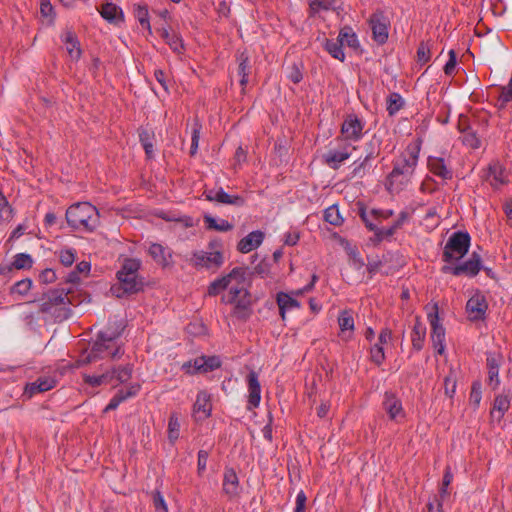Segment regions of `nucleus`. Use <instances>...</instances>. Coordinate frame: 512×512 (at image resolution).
<instances>
[{
    "label": "nucleus",
    "instance_id": "338daca9",
    "mask_svg": "<svg viewBox=\"0 0 512 512\" xmlns=\"http://www.w3.org/2000/svg\"><path fill=\"white\" fill-rule=\"evenodd\" d=\"M456 66V53L454 50L449 51V60L444 66V72L446 75H451Z\"/></svg>",
    "mask_w": 512,
    "mask_h": 512
},
{
    "label": "nucleus",
    "instance_id": "412c9836",
    "mask_svg": "<svg viewBox=\"0 0 512 512\" xmlns=\"http://www.w3.org/2000/svg\"><path fill=\"white\" fill-rule=\"evenodd\" d=\"M263 240L264 233L262 231H253L239 241L237 249L241 253H248L253 249L259 247L262 244Z\"/></svg>",
    "mask_w": 512,
    "mask_h": 512
},
{
    "label": "nucleus",
    "instance_id": "a878e982",
    "mask_svg": "<svg viewBox=\"0 0 512 512\" xmlns=\"http://www.w3.org/2000/svg\"><path fill=\"white\" fill-rule=\"evenodd\" d=\"M429 170L436 176L442 179H451L452 171L447 168L445 161L440 157H429L428 158Z\"/></svg>",
    "mask_w": 512,
    "mask_h": 512
},
{
    "label": "nucleus",
    "instance_id": "aec40b11",
    "mask_svg": "<svg viewBox=\"0 0 512 512\" xmlns=\"http://www.w3.org/2000/svg\"><path fill=\"white\" fill-rule=\"evenodd\" d=\"M140 387L139 383H132L128 387L118 390L103 412L108 413L109 411L117 408V406L124 400L135 396L139 392Z\"/></svg>",
    "mask_w": 512,
    "mask_h": 512
},
{
    "label": "nucleus",
    "instance_id": "680f3d73",
    "mask_svg": "<svg viewBox=\"0 0 512 512\" xmlns=\"http://www.w3.org/2000/svg\"><path fill=\"white\" fill-rule=\"evenodd\" d=\"M375 155L373 152H369L365 158L363 159V161H361V163L359 165H357L354 169H353V175L354 176H359V177H363V175L365 174V169H366V166H367V163L370 159L374 158Z\"/></svg>",
    "mask_w": 512,
    "mask_h": 512
},
{
    "label": "nucleus",
    "instance_id": "4468645a",
    "mask_svg": "<svg viewBox=\"0 0 512 512\" xmlns=\"http://www.w3.org/2000/svg\"><path fill=\"white\" fill-rule=\"evenodd\" d=\"M488 309V304L484 295L474 294L466 303V312L471 321L482 320Z\"/></svg>",
    "mask_w": 512,
    "mask_h": 512
},
{
    "label": "nucleus",
    "instance_id": "49530a36",
    "mask_svg": "<svg viewBox=\"0 0 512 512\" xmlns=\"http://www.w3.org/2000/svg\"><path fill=\"white\" fill-rule=\"evenodd\" d=\"M456 375L450 370L449 374L444 379V389L445 394L449 397H452L456 391Z\"/></svg>",
    "mask_w": 512,
    "mask_h": 512
},
{
    "label": "nucleus",
    "instance_id": "58836bf2",
    "mask_svg": "<svg viewBox=\"0 0 512 512\" xmlns=\"http://www.w3.org/2000/svg\"><path fill=\"white\" fill-rule=\"evenodd\" d=\"M33 265V259L29 254L19 253L15 255L14 261L12 262L13 269H30Z\"/></svg>",
    "mask_w": 512,
    "mask_h": 512
},
{
    "label": "nucleus",
    "instance_id": "8fccbe9b",
    "mask_svg": "<svg viewBox=\"0 0 512 512\" xmlns=\"http://www.w3.org/2000/svg\"><path fill=\"white\" fill-rule=\"evenodd\" d=\"M13 216V209L9 205L6 197L0 194V219L8 221Z\"/></svg>",
    "mask_w": 512,
    "mask_h": 512
},
{
    "label": "nucleus",
    "instance_id": "052dcab7",
    "mask_svg": "<svg viewBox=\"0 0 512 512\" xmlns=\"http://www.w3.org/2000/svg\"><path fill=\"white\" fill-rule=\"evenodd\" d=\"M209 457V453L206 450H199L198 452V461H197V472L199 475H202L207 466V460Z\"/></svg>",
    "mask_w": 512,
    "mask_h": 512
},
{
    "label": "nucleus",
    "instance_id": "864d4df0",
    "mask_svg": "<svg viewBox=\"0 0 512 512\" xmlns=\"http://www.w3.org/2000/svg\"><path fill=\"white\" fill-rule=\"evenodd\" d=\"M200 129H201V125L196 120L193 125V130H192V139H191V147H190V155L191 156H194L197 153L199 139H200Z\"/></svg>",
    "mask_w": 512,
    "mask_h": 512
},
{
    "label": "nucleus",
    "instance_id": "39448f33",
    "mask_svg": "<svg viewBox=\"0 0 512 512\" xmlns=\"http://www.w3.org/2000/svg\"><path fill=\"white\" fill-rule=\"evenodd\" d=\"M246 275L243 276V282L239 281L237 285H232L228 296H223L224 303L233 304V315L240 320H247L253 312V298L247 289Z\"/></svg>",
    "mask_w": 512,
    "mask_h": 512
},
{
    "label": "nucleus",
    "instance_id": "7c9ffc66",
    "mask_svg": "<svg viewBox=\"0 0 512 512\" xmlns=\"http://www.w3.org/2000/svg\"><path fill=\"white\" fill-rule=\"evenodd\" d=\"M277 303L279 306L282 319H285V311L287 309L299 307V303L296 299L292 298L290 295L283 292H280L277 295Z\"/></svg>",
    "mask_w": 512,
    "mask_h": 512
},
{
    "label": "nucleus",
    "instance_id": "1a4fd4ad",
    "mask_svg": "<svg viewBox=\"0 0 512 512\" xmlns=\"http://www.w3.org/2000/svg\"><path fill=\"white\" fill-rule=\"evenodd\" d=\"M246 275V271L242 267H235L229 274L222 278L216 279L208 287V294L210 296H216L220 291L227 289L232 285H237L239 281L243 282V276Z\"/></svg>",
    "mask_w": 512,
    "mask_h": 512
},
{
    "label": "nucleus",
    "instance_id": "6e6d98bb",
    "mask_svg": "<svg viewBox=\"0 0 512 512\" xmlns=\"http://www.w3.org/2000/svg\"><path fill=\"white\" fill-rule=\"evenodd\" d=\"M462 141L466 146L472 149H477L480 146V140L477 137L476 133L472 130L463 132Z\"/></svg>",
    "mask_w": 512,
    "mask_h": 512
},
{
    "label": "nucleus",
    "instance_id": "72a5a7b5",
    "mask_svg": "<svg viewBox=\"0 0 512 512\" xmlns=\"http://www.w3.org/2000/svg\"><path fill=\"white\" fill-rule=\"evenodd\" d=\"M337 39L342 45H347L352 48H356L358 46L357 36L350 27L346 26L342 28Z\"/></svg>",
    "mask_w": 512,
    "mask_h": 512
},
{
    "label": "nucleus",
    "instance_id": "5701e85b",
    "mask_svg": "<svg viewBox=\"0 0 512 512\" xmlns=\"http://www.w3.org/2000/svg\"><path fill=\"white\" fill-rule=\"evenodd\" d=\"M248 389H249V405L252 407H257L260 402V393H261V387L260 383L258 381V376L256 372L251 371L248 374Z\"/></svg>",
    "mask_w": 512,
    "mask_h": 512
},
{
    "label": "nucleus",
    "instance_id": "9b49d317",
    "mask_svg": "<svg viewBox=\"0 0 512 512\" xmlns=\"http://www.w3.org/2000/svg\"><path fill=\"white\" fill-rule=\"evenodd\" d=\"M221 366V361L217 356H201L197 357L193 363L188 362L183 365L187 373L194 374L197 372L207 373L213 371Z\"/></svg>",
    "mask_w": 512,
    "mask_h": 512
},
{
    "label": "nucleus",
    "instance_id": "774afa93",
    "mask_svg": "<svg viewBox=\"0 0 512 512\" xmlns=\"http://www.w3.org/2000/svg\"><path fill=\"white\" fill-rule=\"evenodd\" d=\"M427 509L428 512H444L442 499H439L438 496H434L433 501L428 502Z\"/></svg>",
    "mask_w": 512,
    "mask_h": 512
},
{
    "label": "nucleus",
    "instance_id": "79ce46f5",
    "mask_svg": "<svg viewBox=\"0 0 512 512\" xmlns=\"http://www.w3.org/2000/svg\"><path fill=\"white\" fill-rule=\"evenodd\" d=\"M100 14L108 21L116 20L118 14L122 16L121 10L113 3L104 4L100 10Z\"/></svg>",
    "mask_w": 512,
    "mask_h": 512
},
{
    "label": "nucleus",
    "instance_id": "2f4dec72",
    "mask_svg": "<svg viewBox=\"0 0 512 512\" xmlns=\"http://www.w3.org/2000/svg\"><path fill=\"white\" fill-rule=\"evenodd\" d=\"M204 222L206 224L207 229L216 230L220 232L230 231L233 228V225L230 224L227 220H220L218 223L214 217L209 214L204 215Z\"/></svg>",
    "mask_w": 512,
    "mask_h": 512
},
{
    "label": "nucleus",
    "instance_id": "b1692460",
    "mask_svg": "<svg viewBox=\"0 0 512 512\" xmlns=\"http://www.w3.org/2000/svg\"><path fill=\"white\" fill-rule=\"evenodd\" d=\"M488 170L487 180L494 188H498L508 182L505 169L499 163L490 164Z\"/></svg>",
    "mask_w": 512,
    "mask_h": 512
},
{
    "label": "nucleus",
    "instance_id": "a211bd4d",
    "mask_svg": "<svg viewBox=\"0 0 512 512\" xmlns=\"http://www.w3.org/2000/svg\"><path fill=\"white\" fill-rule=\"evenodd\" d=\"M222 489L229 499L239 497L241 487L238 476L233 468H226L223 475Z\"/></svg>",
    "mask_w": 512,
    "mask_h": 512
},
{
    "label": "nucleus",
    "instance_id": "2eb2a0df",
    "mask_svg": "<svg viewBox=\"0 0 512 512\" xmlns=\"http://www.w3.org/2000/svg\"><path fill=\"white\" fill-rule=\"evenodd\" d=\"M369 23L373 39L379 44H384L388 39V21L384 14L382 12L374 13Z\"/></svg>",
    "mask_w": 512,
    "mask_h": 512
},
{
    "label": "nucleus",
    "instance_id": "4be33fe9",
    "mask_svg": "<svg viewBox=\"0 0 512 512\" xmlns=\"http://www.w3.org/2000/svg\"><path fill=\"white\" fill-rule=\"evenodd\" d=\"M62 41L65 44L70 58L78 60L82 54V50L76 34L71 30H66L62 36Z\"/></svg>",
    "mask_w": 512,
    "mask_h": 512
},
{
    "label": "nucleus",
    "instance_id": "f3484780",
    "mask_svg": "<svg viewBox=\"0 0 512 512\" xmlns=\"http://www.w3.org/2000/svg\"><path fill=\"white\" fill-rule=\"evenodd\" d=\"M203 195L205 196V199L207 201H215L221 204H229L234 206H242L244 205L245 201L244 198L239 195H229L227 194L222 188L219 190H205L203 192Z\"/></svg>",
    "mask_w": 512,
    "mask_h": 512
},
{
    "label": "nucleus",
    "instance_id": "09e8293b",
    "mask_svg": "<svg viewBox=\"0 0 512 512\" xmlns=\"http://www.w3.org/2000/svg\"><path fill=\"white\" fill-rule=\"evenodd\" d=\"M32 287V280L29 278L18 281L11 288L12 293H17L19 295H26Z\"/></svg>",
    "mask_w": 512,
    "mask_h": 512
},
{
    "label": "nucleus",
    "instance_id": "bb28decb",
    "mask_svg": "<svg viewBox=\"0 0 512 512\" xmlns=\"http://www.w3.org/2000/svg\"><path fill=\"white\" fill-rule=\"evenodd\" d=\"M159 33L175 53L181 54L184 51L183 40L177 33H170L166 28L159 29Z\"/></svg>",
    "mask_w": 512,
    "mask_h": 512
},
{
    "label": "nucleus",
    "instance_id": "6ab92c4d",
    "mask_svg": "<svg viewBox=\"0 0 512 512\" xmlns=\"http://www.w3.org/2000/svg\"><path fill=\"white\" fill-rule=\"evenodd\" d=\"M195 266L212 268L219 267L223 262V256L219 251L214 252H197L193 255Z\"/></svg>",
    "mask_w": 512,
    "mask_h": 512
},
{
    "label": "nucleus",
    "instance_id": "c756f323",
    "mask_svg": "<svg viewBox=\"0 0 512 512\" xmlns=\"http://www.w3.org/2000/svg\"><path fill=\"white\" fill-rule=\"evenodd\" d=\"M238 61V75L240 78V84L244 87L248 83V76L251 72V67L249 65V57L245 52H242L237 57Z\"/></svg>",
    "mask_w": 512,
    "mask_h": 512
},
{
    "label": "nucleus",
    "instance_id": "bf43d9fd",
    "mask_svg": "<svg viewBox=\"0 0 512 512\" xmlns=\"http://www.w3.org/2000/svg\"><path fill=\"white\" fill-rule=\"evenodd\" d=\"M481 401V383L476 381L472 384L470 392V402L475 406L479 405Z\"/></svg>",
    "mask_w": 512,
    "mask_h": 512
},
{
    "label": "nucleus",
    "instance_id": "4d7b16f0",
    "mask_svg": "<svg viewBox=\"0 0 512 512\" xmlns=\"http://www.w3.org/2000/svg\"><path fill=\"white\" fill-rule=\"evenodd\" d=\"M135 15L143 27H146L151 33V26L148 20V9L145 6H138L135 10Z\"/></svg>",
    "mask_w": 512,
    "mask_h": 512
},
{
    "label": "nucleus",
    "instance_id": "c03bdc74",
    "mask_svg": "<svg viewBox=\"0 0 512 512\" xmlns=\"http://www.w3.org/2000/svg\"><path fill=\"white\" fill-rule=\"evenodd\" d=\"M180 435V424L178 418H170L168 423V439L173 445Z\"/></svg>",
    "mask_w": 512,
    "mask_h": 512
},
{
    "label": "nucleus",
    "instance_id": "c9c22d12",
    "mask_svg": "<svg viewBox=\"0 0 512 512\" xmlns=\"http://www.w3.org/2000/svg\"><path fill=\"white\" fill-rule=\"evenodd\" d=\"M383 405L389 416H396L402 410L400 401L388 393L385 394Z\"/></svg>",
    "mask_w": 512,
    "mask_h": 512
},
{
    "label": "nucleus",
    "instance_id": "e2e57ef3",
    "mask_svg": "<svg viewBox=\"0 0 512 512\" xmlns=\"http://www.w3.org/2000/svg\"><path fill=\"white\" fill-rule=\"evenodd\" d=\"M60 262L68 267L71 266L75 260V255L72 250H64L60 252Z\"/></svg>",
    "mask_w": 512,
    "mask_h": 512
},
{
    "label": "nucleus",
    "instance_id": "6e6552de",
    "mask_svg": "<svg viewBox=\"0 0 512 512\" xmlns=\"http://www.w3.org/2000/svg\"><path fill=\"white\" fill-rule=\"evenodd\" d=\"M354 150H356V147L350 142L337 139V146L330 148L323 154V161L330 168L336 170L345 160L352 156Z\"/></svg>",
    "mask_w": 512,
    "mask_h": 512
},
{
    "label": "nucleus",
    "instance_id": "4c0bfd02",
    "mask_svg": "<svg viewBox=\"0 0 512 512\" xmlns=\"http://www.w3.org/2000/svg\"><path fill=\"white\" fill-rule=\"evenodd\" d=\"M403 105L404 101L398 93H391L387 98V111L391 116L396 114Z\"/></svg>",
    "mask_w": 512,
    "mask_h": 512
},
{
    "label": "nucleus",
    "instance_id": "cd10ccee",
    "mask_svg": "<svg viewBox=\"0 0 512 512\" xmlns=\"http://www.w3.org/2000/svg\"><path fill=\"white\" fill-rule=\"evenodd\" d=\"M425 335L426 327L420 321L419 317H416L411 335L412 346L415 350L419 351L422 349Z\"/></svg>",
    "mask_w": 512,
    "mask_h": 512
},
{
    "label": "nucleus",
    "instance_id": "69168bd1",
    "mask_svg": "<svg viewBox=\"0 0 512 512\" xmlns=\"http://www.w3.org/2000/svg\"><path fill=\"white\" fill-rule=\"evenodd\" d=\"M288 78L295 84L299 83L302 80L303 75H302V72L297 64H293L290 67V72L288 74Z\"/></svg>",
    "mask_w": 512,
    "mask_h": 512
},
{
    "label": "nucleus",
    "instance_id": "c85d7f7f",
    "mask_svg": "<svg viewBox=\"0 0 512 512\" xmlns=\"http://www.w3.org/2000/svg\"><path fill=\"white\" fill-rule=\"evenodd\" d=\"M54 381L48 378H39L35 382L29 383L25 388V393L33 396L36 393L46 392L53 388Z\"/></svg>",
    "mask_w": 512,
    "mask_h": 512
},
{
    "label": "nucleus",
    "instance_id": "0eeeda50",
    "mask_svg": "<svg viewBox=\"0 0 512 512\" xmlns=\"http://www.w3.org/2000/svg\"><path fill=\"white\" fill-rule=\"evenodd\" d=\"M470 246V236L466 232H455L453 233L443 251V261L451 262L459 260L468 252Z\"/></svg>",
    "mask_w": 512,
    "mask_h": 512
},
{
    "label": "nucleus",
    "instance_id": "ea45409f",
    "mask_svg": "<svg viewBox=\"0 0 512 512\" xmlns=\"http://www.w3.org/2000/svg\"><path fill=\"white\" fill-rule=\"evenodd\" d=\"M338 324L341 332H345L347 330L353 331L354 329V319L351 311L344 310L340 313L338 317Z\"/></svg>",
    "mask_w": 512,
    "mask_h": 512
},
{
    "label": "nucleus",
    "instance_id": "de8ad7c7",
    "mask_svg": "<svg viewBox=\"0 0 512 512\" xmlns=\"http://www.w3.org/2000/svg\"><path fill=\"white\" fill-rule=\"evenodd\" d=\"M152 502L155 512H169L166 501L160 491H155L152 495Z\"/></svg>",
    "mask_w": 512,
    "mask_h": 512
},
{
    "label": "nucleus",
    "instance_id": "37998d69",
    "mask_svg": "<svg viewBox=\"0 0 512 512\" xmlns=\"http://www.w3.org/2000/svg\"><path fill=\"white\" fill-rule=\"evenodd\" d=\"M324 218L328 223L335 226H338L343 222V218L339 213V209L335 205H332L325 210Z\"/></svg>",
    "mask_w": 512,
    "mask_h": 512
},
{
    "label": "nucleus",
    "instance_id": "e433bc0d",
    "mask_svg": "<svg viewBox=\"0 0 512 512\" xmlns=\"http://www.w3.org/2000/svg\"><path fill=\"white\" fill-rule=\"evenodd\" d=\"M139 268V260L127 258L124 260L121 269L117 272V275H138L137 273Z\"/></svg>",
    "mask_w": 512,
    "mask_h": 512
},
{
    "label": "nucleus",
    "instance_id": "7ed1b4c3",
    "mask_svg": "<svg viewBox=\"0 0 512 512\" xmlns=\"http://www.w3.org/2000/svg\"><path fill=\"white\" fill-rule=\"evenodd\" d=\"M66 220L73 229L94 231L99 225V212L95 206L88 202H79L71 205L66 211Z\"/></svg>",
    "mask_w": 512,
    "mask_h": 512
},
{
    "label": "nucleus",
    "instance_id": "20e7f679",
    "mask_svg": "<svg viewBox=\"0 0 512 512\" xmlns=\"http://www.w3.org/2000/svg\"><path fill=\"white\" fill-rule=\"evenodd\" d=\"M73 293L71 287H59L49 290L44 294L43 302L40 306L42 313H49L55 316L56 319H66L70 314L68 305H73L70 294Z\"/></svg>",
    "mask_w": 512,
    "mask_h": 512
},
{
    "label": "nucleus",
    "instance_id": "393cba45",
    "mask_svg": "<svg viewBox=\"0 0 512 512\" xmlns=\"http://www.w3.org/2000/svg\"><path fill=\"white\" fill-rule=\"evenodd\" d=\"M193 412L210 416L212 412L211 396L206 391H200L197 394L196 401L193 405Z\"/></svg>",
    "mask_w": 512,
    "mask_h": 512
},
{
    "label": "nucleus",
    "instance_id": "3c124183",
    "mask_svg": "<svg viewBox=\"0 0 512 512\" xmlns=\"http://www.w3.org/2000/svg\"><path fill=\"white\" fill-rule=\"evenodd\" d=\"M400 228V222H395L392 226L388 228H381L375 230V236L378 241H381L385 238L391 237L395 234V232Z\"/></svg>",
    "mask_w": 512,
    "mask_h": 512
},
{
    "label": "nucleus",
    "instance_id": "603ef678",
    "mask_svg": "<svg viewBox=\"0 0 512 512\" xmlns=\"http://www.w3.org/2000/svg\"><path fill=\"white\" fill-rule=\"evenodd\" d=\"M452 480H453V474L451 473L450 468L447 467L445 470V473L443 475L442 486L440 488L439 496H438V498L442 499V501L444 500L445 496L448 495L447 489H448V486L451 484Z\"/></svg>",
    "mask_w": 512,
    "mask_h": 512
},
{
    "label": "nucleus",
    "instance_id": "f03ea898",
    "mask_svg": "<svg viewBox=\"0 0 512 512\" xmlns=\"http://www.w3.org/2000/svg\"><path fill=\"white\" fill-rule=\"evenodd\" d=\"M121 330L122 329H119V327L115 330L108 327L106 330L100 331L97 339L90 349V352L85 357H82L77 361V366L91 363L97 359L109 358L111 360H115L120 358L124 354V351L120 346L112 349V343L120 336Z\"/></svg>",
    "mask_w": 512,
    "mask_h": 512
},
{
    "label": "nucleus",
    "instance_id": "9d476101",
    "mask_svg": "<svg viewBox=\"0 0 512 512\" xmlns=\"http://www.w3.org/2000/svg\"><path fill=\"white\" fill-rule=\"evenodd\" d=\"M428 320L432 329L431 338L433 345L437 349L438 354H443L445 329L439 322L438 305L436 303L433 305L432 311L428 313Z\"/></svg>",
    "mask_w": 512,
    "mask_h": 512
},
{
    "label": "nucleus",
    "instance_id": "13d9d810",
    "mask_svg": "<svg viewBox=\"0 0 512 512\" xmlns=\"http://www.w3.org/2000/svg\"><path fill=\"white\" fill-rule=\"evenodd\" d=\"M371 361L374 362L376 365L382 364V362L385 359L383 347L380 344H375L371 350Z\"/></svg>",
    "mask_w": 512,
    "mask_h": 512
},
{
    "label": "nucleus",
    "instance_id": "ddd939ff",
    "mask_svg": "<svg viewBox=\"0 0 512 512\" xmlns=\"http://www.w3.org/2000/svg\"><path fill=\"white\" fill-rule=\"evenodd\" d=\"M481 269V258L477 253H473L471 258L464 262L463 264L457 265L455 267L444 266L442 268L443 272H450L455 276H459L462 274L468 276H475Z\"/></svg>",
    "mask_w": 512,
    "mask_h": 512
},
{
    "label": "nucleus",
    "instance_id": "423d86ee",
    "mask_svg": "<svg viewBox=\"0 0 512 512\" xmlns=\"http://www.w3.org/2000/svg\"><path fill=\"white\" fill-rule=\"evenodd\" d=\"M132 371L133 366L131 364L119 367L107 365L105 370L99 375H85L84 381L92 387L103 384L117 386L126 383L131 378Z\"/></svg>",
    "mask_w": 512,
    "mask_h": 512
},
{
    "label": "nucleus",
    "instance_id": "0e129e2a",
    "mask_svg": "<svg viewBox=\"0 0 512 512\" xmlns=\"http://www.w3.org/2000/svg\"><path fill=\"white\" fill-rule=\"evenodd\" d=\"M307 497L303 490H301L296 496V507L294 512H305Z\"/></svg>",
    "mask_w": 512,
    "mask_h": 512
},
{
    "label": "nucleus",
    "instance_id": "f704fd0d",
    "mask_svg": "<svg viewBox=\"0 0 512 512\" xmlns=\"http://www.w3.org/2000/svg\"><path fill=\"white\" fill-rule=\"evenodd\" d=\"M152 137H153V132L149 129L142 128L139 131L140 142H141L148 158H152V156H153Z\"/></svg>",
    "mask_w": 512,
    "mask_h": 512
},
{
    "label": "nucleus",
    "instance_id": "f257e3e1",
    "mask_svg": "<svg viewBox=\"0 0 512 512\" xmlns=\"http://www.w3.org/2000/svg\"><path fill=\"white\" fill-rule=\"evenodd\" d=\"M419 151V145H408L400 158L395 161L387 177L386 185L389 191L399 192L410 181L418 162Z\"/></svg>",
    "mask_w": 512,
    "mask_h": 512
},
{
    "label": "nucleus",
    "instance_id": "dca6fc26",
    "mask_svg": "<svg viewBox=\"0 0 512 512\" xmlns=\"http://www.w3.org/2000/svg\"><path fill=\"white\" fill-rule=\"evenodd\" d=\"M117 278L119 280V287H112L117 297H121L124 293H137L142 289L143 283L138 279V275H117Z\"/></svg>",
    "mask_w": 512,
    "mask_h": 512
},
{
    "label": "nucleus",
    "instance_id": "473e14b6",
    "mask_svg": "<svg viewBox=\"0 0 512 512\" xmlns=\"http://www.w3.org/2000/svg\"><path fill=\"white\" fill-rule=\"evenodd\" d=\"M342 44L339 42V40H330L326 39L324 48L325 50L335 59L339 61H344L345 55L342 50Z\"/></svg>",
    "mask_w": 512,
    "mask_h": 512
},
{
    "label": "nucleus",
    "instance_id": "a18cd8bd",
    "mask_svg": "<svg viewBox=\"0 0 512 512\" xmlns=\"http://www.w3.org/2000/svg\"><path fill=\"white\" fill-rule=\"evenodd\" d=\"M510 407V399L507 395H498L493 404V411L504 414Z\"/></svg>",
    "mask_w": 512,
    "mask_h": 512
},
{
    "label": "nucleus",
    "instance_id": "f8f14e48",
    "mask_svg": "<svg viewBox=\"0 0 512 512\" xmlns=\"http://www.w3.org/2000/svg\"><path fill=\"white\" fill-rule=\"evenodd\" d=\"M364 125L362 121L353 114L348 115L341 126V134L343 138H338L339 140H344L349 142V140H358L362 136Z\"/></svg>",
    "mask_w": 512,
    "mask_h": 512
},
{
    "label": "nucleus",
    "instance_id": "a19ab883",
    "mask_svg": "<svg viewBox=\"0 0 512 512\" xmlns=\"http://www.w3.org/2000/svg\"><path fill=\"white\" fill-rule=\"evenodd\" d=\"M149 254L151 257L159 264L166 266L168 264L167 258L165 256V249L160 244H152L149 247Z\"/></svg>",
    "mask_w": 512,
    "mask_h": 512
},
{
    "label": "nucleus",
    "instance_id": "5fc2aeb1",
    "mask_svg": "<svg viewBox=\"0 0 512 512\" xmlns=\"http://www.w3.org/2000/svg\"><path fill=\"white\" fill-rule=\"evenodd\" d=\"M431 45L429 42H421L417 50L418 62L426 63L431 57Z\"/></svg>",
    "mask_w": 512,
    "mask_h": 512
}]
</instances>
